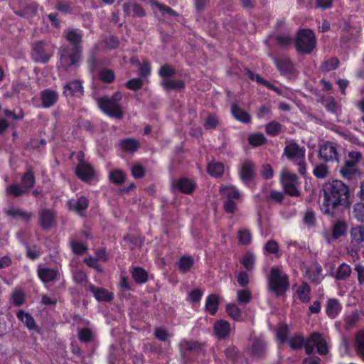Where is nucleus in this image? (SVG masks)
<instances>
[{"label": "nucleus", "mask_w": 364, "mask_h": 364, "mask_svg": "<svg viewBox=\"0 0 364 364\" xmlns=\"http://www.w3.org/2000/svg\"><path fill=\"white\" fill-rule=\"evenodd\" d=\"M316 46L314 33L309 29L299 31L296 40V48L299 53H311Z\"/></svg>", "instance_id": "nucleus-7"}, {"label": "nucleus", "mask_w": 364, "mask_h": 364, "mask_svg": "<svg viewBox=\"0 0 364 364\" xmlns=\"http://www.w3.org/2000/svg\"><path fill=\"white\" fill-rule=\"evenodd\" d=\"M6 193L11 195L14 197H19L23 194L28 193V191L21 187L17 183H14L8 186L6 189Z\"/></svg>", "instance_id": "nucleus-41"}, {"label": "nucleus", "mask_w": 364, "mask_h": 364, "mask_svg": "<svg viewBox=\"0 0 364 364\" xmlns=\"http://www.w3.org/2000/svg\"><path fill=\"white\" fill-rule=\"evenodd\" d=\"M51 56L50 47L44 41H38L33 44L31 57L35 62L46 63Z\"/></svg>", "instance_id": "nucleus-8"}, {"label": "nucleus", "mask_w": 364, "mask_h": 364, "mask_svg": "<svg viewBox=\"0 0 364 364\" xmlns=\"http://www.w3.org/2000/svg\"><path fill=\"white\" fill-rule=\"evenodd\" d=\"M63 36L68 42V44H63V46L82 50L83 31L81 29L68 27L64 30Z\"/></svg>", "instance_id": "nucleus-9"}, {"label": "nucleus", "mask_w": 364, "mask_h": 364, "mask_svg": "<svg viewBox=\"0 0 364 364\" xmlns=\"http://www.w3.org/2000/svg\"><path fill=\"white\" fill-rule=\"evenodd\" d=\"M208 173L216 178L220 177L224 172V166L221 163L210 164L207 168Z\"/></svg>", "instance_id": "nucleus-48"}, {"label": "nucleus", "mask_w": 364, "mask_h": 364, "mask_svg": "<svg viewBox=\"0 0 364 364\" xmlns=\"http://www.w3.org/2000/svg\"><path fill=\"white\" fill-rule=\"evenodd\" d=\"M318 156L323 161L328 162L331 161H339L338 153L334 144L327 142L320 146Z\"/></svg>", "instance_id": "nucleus-11"}, {"label": "nucleus", "mask_w": 364, "mask_h": 364, "mask_svg": "<svg viewBox=\"0 0 364 364\" xmlns=\"http://www.w3.org/2000/svg\"><path fill=\"white\" fill-rule=\"evenodd\" d=\"M36 183V178L34 172L31 168H29L21 177V184L24 189L29 191V189L32 188Z\"/></svg>", "instance_id": "nucleus-33"}, {"label": "nucleus", "mask_w": 364, "mask_h": 364, "mask_svg": "<svg viewBox=\"0 0 364 364\" xmlns=\"http://www.w3.org/2000/svg\"><path fill=\"white\" fill-rule=\"evenodd\" d=\"M131 274L136 284H144L148 281V272L141 267H134L131 271Z\"/></svg>", "instance_id": "nucleus-29"}, {"label": "nucleus", "mask_w": 364, "mask_h": 364, "mask_svg": "<svg viewBox=\"0 0 364 364\" xmlns=\"http://www.w3.org/2000/svg\"><path fill=\"white\" fill-rule=\"evenodd\" d=\"M16 316L29 330L36 328V321L30 313L21 309L16 313Z\"/></svg>", "instance_id": "nucleus-26"}, {"label": "nucleus", "mask_w": 364, "mask_h": 364, "mask_svg": "<svg viewBox=\"0 0 364 364\" xmlns=\"http://www.w3.org/2000/svg\"><path fill=\"white\" fill-rule=\"evenodd\" d=\"M239 243L242 245H247L251 242L252 235L247 229L240 230L238 232Z\"/></svg>", "instance_id": "nucleus-54"}, {"label": "nucleus", "mask_w": 364, "mask_h": 364, "mask_svg": "<svg viewBox=\"0 0 364 364\" xmlns=\"http://www.w3.org/2000/svg\"><path fill=\"white\" fill-rule=\"evenodd\" d=\"M5 213L11 218L20 217L27 221H28L32 217V213L24 211L21 209L14 208L11 207L8 209L4 210Z\"/></svg>", "instance_id": "nucleus-36"}, {"label": "nucleus", "mask_w": 364, "mask_h": 364, "mask_svg": "<svg viewBox=\"0 0 364 364\" xmlns=\"http://www.w3.org/2000/svg\"><path fill=\"white\" fill-rule=\"evenodd\" d=\"M119 147L126 153H134L139 149L140 144L134 138H127L120 141Z\"/></svg>", "instance_id": "nucleus-25"}, {"label": "nucleus", "mask_w": 364, "mask_h": 364, "mask_svg": "<svg viewBox=\"0 0 364 364\" xmlns=\"http://www.w3.org/2000/svg\"><path fill=\"white\" fill-rule=\"evenodd\" d=\"M70 210L76 213L81 217L85 216L84 211L88 208L89 200L87 197L81 196L77 198H71L67 202Z\"/></svg>", "instance_id": "nucleus-14"}, {"label": "nucleus", "mask_w": 364, "mask_h": 364, "mask_svg": "<svg viewBox=\"0 0 364 364\" xmlns=\"http://www.w3.org/2000/svg\"><path fill=\"white\" fill-rule=\"evenodd\" d=\"M12 303L16 306H21L25 302V294L21 290L15 291L11 296Z\"/></svg>", "instance_id": "nucleus-56"}, {"label": "nucleus", "mask_w": 364, "mask_h": 364, "mask_svg": "<svg viewBox=\"0 0 364 364\" xmlns=\"http://www.w3.org/2000/svg\"><path fill=\"white\" fill-rule=\"evenodd\" d=\"M289 335V328L287 325H281L277 331V336L281 343L287 342Z\"/></svg>", "instance_id": "nucleus-58"}, {"label": "nucleus", "mask_w": 364, "mask_h": 364, "mask_svg": "<svg viewBox=\"0 0 364 364\" xmlns=\"http://www.w3.org/2000/svg\"><path fill=\"white\" fill-rule=\"evenodd\" d=\"M248 141L250 144L254 146H259L267 142L265 136L261 133L250 135L248 138Z\"/></svg>", "instance_id": "nucleus-53"}, {"label": "nucleus", "mask_w": 364, "mask_h": 364, "mask_svg": "<svg viewBox=\"0 0 364 364\" xmlns=\"http://www.w3.org/2000/svg\"><path fill=\"white\" fill-rule=\"evenodd\" d=\"M353 216L358 221L364 223V203L359 202L353 205Z\"/></svg>", "instance_id": "nucleus-51"}, {"label": "nucleus", "mask_w": 364, "mask_h": 364, "mask_svg": "<svg viewBox=\"0 0 364 364\" xmlns=\"http://www.w3.org/2000/svg\"><path fill=\"white\" fill-rule=\"evenodd\" d=\"M65 91L69 90L70 94L74 95L82 91V86L77 80L70 82L65 86Z\"/></svg>", "instance_id": "nucleus-59"}, {"label": "nucleus", "mask_w": 364, "mask_h": 364, "mask_svg": "<svg viewBox=\"0 0 364 364\" xmlns=\"http://www.w3.org/2000/svg\"><path fill=\"white\" fill-rule=\"evenodd\" d=\"M311 291L310 287L306 284L304 283L301 286H300L297 291L296 294L299 299L303 302H308L310 299L309 294Z\"/></svg>", "instance_id": "nucleus-46"}, {"label": "nucleus", "mask_w": 364, "mask_h": 364, "mask_svg": "<svg viewBox=\"0 0 364 364\" xmlns=\"http://www.w3.org/2000/svg\"><path fill=\"white\" fill-rule=\"evenodd\" d=\"M38 275L43 283L54 282L57 280L58 272L54 269L43 267L38 269Z\"/></svg>", "instance_id": "nucleus-22"}, {"label": "nucleus", "mask_w": 364, "mask_h": 364, "mask_svg": "<svg viewBox=\"0 0 364 364\" xmlns=\"http://www.w3.org/2000/svg\"><path fill=\"white\" fill-rule=\"evenodd\" d=\"M194 264L192 256H182L178 262V267L182 273H186L191 270Z\"/></svg>", "instance_id": "nucleus-34"}, {"label": "nucleus", "mask_w": 364, "mask_h": 364, "mask_svg": "<svg viewBox=\"0 0 364 364\" xmlns=\"http://www.w3.org/2000/svg\"><path fill=\"white\" fill-rule=\"evenodd\" d=\"M100 80L106 84H110L115 80V74L113 70L104 68L99 73Z\"/></svg>", "instance_id": "nucleus-44"}, {"label": "nucleus", "mask_w": 364, "mask_h": 364, "mask_svg": "<svg viewBox=\"0 0 364 364\" xmlns=\"http://www.w3.org/2000/svg\"><path fill=\"white\" fill-rule=\"evenodd\" d=\"M122 95L120 92H115L112 97L105 96L97 100V105L102 112L110 117L122 119L124 116L120 101Z\"/></svg>", "instance_id": "nucleus-2"}, {"label": "nucleus", "mask_w": 364, "mask_h": 364, "mask_svg": "<svg viewBox=\"0 0 364 364\" xmlns=\"http://www.w3.org/2000/svg\"><path fill=\"white\" fill-rule=\"evenodd\" d=\"M86 289L93 294L95 298L98 301L110 302L113 299L112 293H109L104 288H100L95 287L94 284H89Z\"/></svg>", "instance_id": "nucleus-19"}, {"label": "nucleus", "mask_w": 364, "mask_h": 364, "mask_svg": "<svg viewBox=\"0 0 364 364\" xmlns=\"http://www.w3.org/2000/svg\"><path fill=\"white\" fill-rule=\"evenodd\" d=\"M205 344L196 341L182 340L179 344L181 359L185 364H192L196 355L204 354Z\"/></svg>", "instance_id": "nucleus-5"}, {"label": "nucleus", "mask_w": 364, "mask_h": 364, "mask_svg": "<svg viewBox=\"0 0 364 364\" xmlns=\"http://www.w3.org/2000/svg\"><path fill=\"white\" fill-rule=\"evenodd\" d=\"M157 8L161 11V14L163 16L168 15L173 17H178L179 16V14H178L175 10H173L172 8L159 3L158 4Z\"/></svg>", "instance_id": "nucleus-64"}, {"label": "nucleus", "mask_w": 364, "mask_h": 364, "mask_svg": "<svg viewBox=\"0 0 364 364\" xmlns=\"http://www.w3.org/2000/svg\"><path fill=\"white\" fill-rule=\"evenodd\" d=\"M363 157L358 151L348 152L343 164L339 168L341 176L347 180H353L360 175L358 164Z\"/></svg>", "instance_id": "nucleus-4"}, {"label": "nucleus", "mask_w": 364, "mask_h": 364, "mask_svg": "<svg viewBox=\"0 0 364 364\" xmlns=\"http://www.w3.org/2000/svg\"><path fill=\"white\" fill-rule=\"evenodd\" d=\"M321 272L322 267L320 265H315L306 272V275L311 282L318 284L323 279Z\"/></svg>", "instance_id": "nucleus-35"}, {"label": "nucleus", "mask_w": 364, "mask_h": 364, "mask_svg": "<svg viewBox=\"0 0 364 364\" xmlns=\"http://www.w3.org/2000/svg\"><path fill=\"white\" fill-rule=\"evenodd\" d=\"M304 341L305 339L302 336L296 334L289 338L287 343L292 350H296L301 349L303 347L304 345Z\"/></svg>", "instance_id": "nucleus-40"}, {"label": "nucleus", "mask_w": 364, "mask_h": 364, "mask_svg": "<svg viewBox=\"0 0 364 364\" xmlns=\"http://www.w3.org/2000/svg\"><path fill=\"white\" fill-rule=\"evenodd\" d=\"M55 8L64 14H73L72 3L69 1L58 0L55 6Z\"/></svg>", "instance_id": "nucleus-42"}, {"label": "nucleus", "mask_w": 364, "mask_h": 364, "mask_svg": "<svg viewBox=\"0 0 364 364\" xmlns=\"http://www.w3.org/2000/svg\"><path fill=\"white\" fill-rule=\"evenodd\" d=\"M351 243L354 246L364 247V226H357L350 230Z\"/></svg>", "instance_id": "nucleus-23"}, {"label": "nucleus", "mask_w": 364, "mask_h": 364, "mask_svg": "<svg viewBox=\"0 0 364 364\" xmlns=\"http://www.w3.org/2000/svg\"><path fill=\"white\" fill-rule=\"evenodd\" d=\"M157 8L161 11V14L163 16L168 15L173 17H178L179 16V14H178L175 10H173L172 8L159 3L158 4Z\"/></svg>", "instance_id": "nucleus-63"}, {"label": "nucleus", "mask_w": 364, "mask_h": 364, "mask_svg": "<svg viewBox=\"0 0 364 364\" xmlns=\"http://www.w3.org/2000/svg\"><path fill=\"white\" fill-rule=\"evenodd\" d=\"M143 86V80L141 77L133 78L126 82V87L131 90L136 91Z\"/></svg>", "instance_id": "nucleus-61"}, {"label": "nucleus", "mask_w": 364, "mask_h": 364, "mask_svg": "<svg viewBox=\"0 0 364 364\" xmlns=\"http://www.w3.org/2000/svg\"><path fill=\"white\" fill-rule=\"evenodd\" d=\"M176 70L168 64H164L159 70V75L164 79H171V77L175 76Z\"/></svg>", "instance_id": "nucleus-39"}, {"label": "nucleus", "mask_w": 364, "mask_h": 364, "mask_svg": "<svg viewBox=\"0 0 364 364\" xmlns=\"http://www.w3.org/2000/svg\"><path fill=\"white\" fill-rule=\"evenodd\" d=\"M339 65V60L337 58L333 57L330 59L322 62L321 65V70L323 72L327 73L336 70Z\"/></svg>", "instance_id": "nucleus-43"}, {"label": "nucleus", "mask_w": 364, "mask_h": 364, "mask_svg": "<svg viewBox=\"0 0 364 364\" xmlns=\"http://www.w3.org/2000/svg\"><path fill=\"white\" fill-rule=\"evenodd\" d=\"M256 175L255 166L250 161H245L240 166V176L242 181L247 182L252 180Z\"/></svg>", "instance_id": "nucleus-20"}, {"label": "nucleus", "mask_w": 364, "mask_h": 364, "mask_svg": "<svg viewBox=\"0 0 364 364\" xmlns=\"http://www.w3.org/2000/svg\"><path fill=\"white\" fill-rule=\"evenodd\" d=\"M82 50L62 45L58 50L59 65L65 70L76 65L80 59Z\"/></svg>", "instance_id": "nucleus-6"}, {"label": "nucleus", "mask_w": 364, "mask_h": 364, "mask_svg": "<svg viewBox=\"0 0 364 364\" xmlns=\"http://www.w3.org/2000/svg\"><path fill=\"white\" fill-rule=\"evenodd\" d=\"M350 272L351 269L350 266L346 263H343L338 267L335 277L338 280H343L348 277Z\"/></svg>", "instance_id": "nucleus-47"}, {"label": "nucleus", "mask_w": 364, "mask_h": 364, "mask_svg": "<svg viewBox=\"0 0 364 364\" xmlns=\"http://www.w3.org/2000/svg\"><path fill=\"white\" fill-rule=\"evenodd\" d=\"M267 349V342L263 336L255 337L250 348L251 354L258 358H264Z\"/></svg>", "instance_id": "nucleus-17"}, {"label": "nucleus", "mask_w": 364, "mask_h": 364, "mask_svg": "<svg viewBox=\"0 0 364 364\" xmlns=\"http://www.w3.org/2000/svg\"><path fill=\"white\" fill-rule=\"evenodd\" d=\"M126 179L125 173L121 170H114L109 173V180L116 185L122 184Z\"/></svg>", "instance_id": "nucleus-49"}, {"label": "nucleus", "mask_w": 364, "mask_h": 364, "mask_svg": "<svg viewBox=\"0 0 364 364\" xmlns=\"http://www.w3.org/2000/svg\"><path fill=\"white\" fill-rule=\"evenodd\" d=\"M214 334L218 339H225L228 336V321L219 320L215 323Z\"/></svg>", "instance_id": "nucleus-31"}, {"label": "nucleus", "mask_w": 364, "mask_h": 364, "mask_svg": "<svg viewBox=\"0 0 364 364\" xmlns=\"http://www.w3.org/2000/svg\"><path fill=\"white\" fill-rule=\"evenodd\" d=\"M230 112L236 120L243 124L250 123L252 119L251 115L237 104L232 105Z\"/></svg>", "instance_id": "nucleus-21"}, {"label": "nucleus", "mask_w": 364, "mask_h": 364, "mask_svg": "<svg viewBox=\"0 0 364 364\" xmlns=\"http://www.w3.org/2000/svg\"><path fill=\"white\" fill-rule=\"evenodd\" d=\"M4 116L8 119H12L14 120H21L24 117L23 111L21 109H19L18 112L15 111H11L9 109H4L3 110Z\"/></svg>", "instance_id": "nucleus-55"}, {"label": "nucleus", "mask_w": 364, "mask_h": 364, "mask_svg": "<svg viewBox=\"0 0 364 364\" xmlns=\"http://www.w3.org/2000/svg\"><path fill=\"white\" fill-rule=\"evenodd\" d=\"M218 124V120L215 114H209L204 122V127L207 130L215 129Z\"/></svg>", "instance_id": "nucleus-62"}, {"label": "nucleus", "mask_w": 364, "mask_h": 364, "mask_svg": "<svg viewBox=\"0 0 364 364\" xmlns=\"http://www.w3.org/2000/svg\"><path fill=\"white\" fill-rule=\"evenodd\" d=\"M310 341H313L317 348V351L321 355H326L328 350L326 341L321 337L318 333H313L310 335Z\"/></svg>", "instance_id": "nucleus-27"}, {"label": "nucleus", "mask_w": 364, "mask_h": 364, "mask_svg": "<svg viewBox=\"0 0 364 364\" xmlns=\"http://www.w3.org/2000/svg\"><path fill=\"white\" fill-rule=\"evenodd\" d=\"M355 351L364 360V331H358L355 338Z\"/></svg>", "instance_id": "nucleus-32"}, {"label": "nucleus", "mask_w": 364, "mask_h": 364, "mask_svg": "<svg viewBox=\"0 0 364 364\" xmlns=\"http://www.w3.org/2000/svg\"><path fill=\"white\" fill-rule=\"evenodd\" d=\"M176 186L185 194H191L196 188L195 183L186 178H181L176 182Z\"/></svg>", "instance_id": "nucleus-28"}, {"label": "nucleus", "mask_w": 364, "mask_h": 364, "mask_svg": "<svg viewBox=\"0 0 364 364\" xmlns=\"http://www.w3.org/2000/svg\"><path fill=\"white\" fill-rule=\"evenodd\" d=\"M284 154L288 159L296 161L300 159H304L305 149L304 147L300 146L296 142H291L285 146Z\"/></svg>", "instance_id": "nucleus-15"}, {"label": "nucleus", "mask_w": 364, "mask_h": 364, "mask_svg": "<svg viewBox=\"0 0 364 364\" xmlns=\"http://www.w3.org/2000/svg\"><path fill=\"white\" fill-rule=\"evenodd\" d=\"M268 289L277 296H282L289 287V277L277 267H272L267 278Z\"/></svg>", "instance_id": "nucleus-3"}, {"label": "nucleus", "mask_w": 364, "mask_h": 364, "mask_svg": "<svg viewBox=\"0 0 364 364\" xmlns=\"http://www.w3.org/2000/svg\"><path fill=\"white\" fill-rule=\"evenodd\" d=\"M281 127L279 122L273 121L267 124L266 132L271 136H276L280 132Z\"/></svg>", "instance_id": "nucleus-57"}, {"label": "nucleus", "mask_w": 364, "mask_h": 364, "mask_svg": "<svg viewBox=\"0 0 364 364\" xmlns=\"http://www.w3.org/2000/svg\"><path fill=\"white\" fill-rule=\"evenodd\" d=\"M58 93L50 88H47L41 91L40 98L41 105L43 108H50L53 107L58 100Z\"/></svg>", "instance_id": "nucleus-18"}, {"label": "nucleus", "mask_w": 364, "mask_h": 364, "mask_svg": "<svg viewBox=\"0 0 364 364\" xmlns=\"http://www.w3.org/2000/svg\"><path fill=\"white\" fill-rule=\"evenodd\" d=\"M205 310L211 315H215L218 309V298L215 294H210L205 301Z\"/></svg>", "instance_id": "nucleus-37"}, {"label": "nucleus", "mask_w": 364, "mask_h": 364, "mask_svg": "<svg viewBox=\"0 0 364 364\" xmlns=\"http://www.w3.org/2000/svg\"><path fill=\"white\" fill-rule=\"evenodd\" d=\"M92 331L89 328H82L78 329V338L82 343H90L93 340Z\"/></svg>", "instance_id": "nucleus-45"}, {"label": "nucleus", "mask_w": 364, "mask_h": 364, "mask_svg": "<svg viewBox=\"0 0 364 364\" xmlns=\"http://www.w3.org/2000/svg\"><path fill=\"white\" fill-rule=\"evenodd\" d=\"M70 245L72 251L77 255H84L87 250V247L85 245L75 240H73L70 242Z\"/></svg>", "instance_id": "nucleus-60"}, {"label": "nucleus", "mask_w": 364, "mask_h": 364, "mask_svg": "<svg viewBox=\"0 0 364 364\" xmlns=\"http://www.w3.org/2000/svg\"><path fill=\"white\" fill-rule=\"evenodd\" d=\"M341 310V305L336 299H329L327 301L326 311L327 315L333 318Z\"/></svg>", "instance_id": "nucleus-30"}, {"label": "nucleus", "mask_w": 364, "mask_h": 364, "mask_svg": "<svg viewBox=\"0 0 364 364\" xmlns=\"http://www.w3.org/2000/svg\"><path fill=\"white\" fill-rule=\"evenodd\" d=\"M38 221L43 230H51L56 224L55 211L50 208L41 210L38 213Z\"/></svg>", "instance_id": "nucleus-10"}, {"label": "nucleus", "mask_w": 364, "mask_h": 364, "mask_svg": "<svg viewBox=\"0 0 364 364\" xmlns=\"http://www.w3.org/2000/svg\"><path fill=\"white\" fill-rule=\"evenodd\" d=\"M242 198V193L236 186L229 185V214L238 211V205Z\"/></svg>", "instance_id": "nucleus-16"}, {"label": "nucleus", "mask_w": 364, "mask_h": 364, "mask_svg": "<svg viewBox=\"0 0 364 364\" xmlns=\"http://www.w3.org/2000/svg\"><path fill=\"white\" fill-rule=\"evenodd\" d=\"M75 174L81 181L90 183L94 178L95 170L90 164L80 161L75 168Z\"/></svg>", "instance_id": "nucleus-12"}, {"label": "nucleus", "mask_w": 364, "mask_h": 364, "mask_svg": "<svg viewBox=\"0 0 364 364\" xmlns=\"http://www.w3.org/2000/svg\"><path fill=\"white\" fill-rule=\"evenodd\" d=\"M323 193L321 210L325 215L335 217L341 208H346L350 205L349 187L341 180L326 182L323 186Z\"/></svg>", "instance_id": "nucleus-1"}, {"label": "nucleus", "mask_w": 364, "mask_h": 364, "mask_svg": "<svg viewBox=\"0 0 364 364\" xmlns=\"http://www.w3.org/2000/svg\"><path fill=\"white\" fill-rule=\"evenodd\" d=\"M313 173L317 178H325L329 173L328 167L323 164H318L314 168Z\"/></svg>", "instance_id": "nucleus-52"}, {"label": "nucleus", "mask_w": 364, "mask_h": 364, "mask_svg": "<svg viewBox=\"0 0 364 364\" xmlns=\"http://www.w3.org/2000/svg\"><path fill=\"white\" fill-rule=\"evenodd\" d=\"M269 56L274 60V65L281 75H286L293 73L294 64L288 57L276 58L272 53H269Z\"/></svg>", "instance_id": "nucleus-13"}, {"label": "nucleus", "mask_w": 364, "mask_h": 364, "mask_svg": "<svg viewBox=\"0 0 364 364\" xmlns=\"http://www.w3.org/2000/svg\"><path fill=\"white\" fill-rule=\"evenodd\" d=\"M359 319V315L357 311H353L350 314L346 316L344 319V328L350 331L356 324Z\"/></svg>", "instance_id": "nucleus-50"}, {"label": "nucleus", "mask_w": 364, "mask_h": 364, "mask_svg": "<svg viewBox=\"0 0 364 364\" xmlns=\"http://www.w3.org/2000/svg\"><path fill=\"white\" fill-rule=\"evenodd\" d=\"M161 85L166 91L176 90L181 91L185 87V82L182 80L164 79L161 82Z\"/></svg>", "instance_id": "nucleus-24"}, {"label": "nucleus", "mask_w": 364, "mask_h": 364, "mask_svg": "<svg viewBox=\"0 0 364 364\" xmlns=\"http://www.w3.org/2000/svg\"><path fill=\"white\" fill-rule=\"evenodd\" d=\"M347 231V225L344 221L338 220L335 223L332 229V237L333 239H338L344 235Z\"/></svg>", "instance_id": "nucleus-38"}]
</instances>
